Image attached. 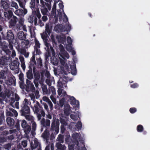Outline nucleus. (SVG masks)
<instances>
[{
  "mask_svg": "<svg viewBox=\"0 0 150 150\" xmlns=\"http://www.w3.org/2000/svg\"><path fill=\"white\" fill-rule=\"evenodd\" d=\"M4 15L5 17L7 18L8 20L10 19V21L9 22L10 26L11 27L15 26L18 21V18L16 16H13L12 11L10 10L6 11H4Z\"/></svg>",
  "mask_w": 150,
  "mask_h": 150,
  "instance_id": "f257e3e1",
  "label": "nucleus"
},
{
  "mask_svg": "<svg viewBox=\"0 0 150 150\" xmlns=\"http://www.w3.org/2000/svg\"><path fill=\"white\" fill-rule=\"evenodd\" d=\"M35 54H33V55L32 56L30 59V61L29 64V70L26 72V76L27 78L30 80H31L33 78V75L32 73V69H33V67L34 66L37 65L36 62L35 60Z\"/></svg>",
  "mask_w": 150,
  "mask_h": 150,
  "instance_id": "f03ea898",
  "label": "nucleus"
},
{
  "mask_svg": "<svg viewBox=\"0 0 150 150\" xmlns=\"http://www.w3.org/2000/svg\"><path fill=\"white\" fill-rule=\"evenodd\" d=\"M28 105H29V104L28 99L25 98L23 103L21 105V108L20 112L21 115H26L30 114V110L29 107L28 106Z\"/></svg>",
  "mask_w": 150,
  "mask_h": 150,
  "instance_id": "7ed1b4c3",
  "label": "nucleus"
},
{
  "mask_svg": "<svg viewBox=\"0 0 150 150\" xmlns=\"http://www.w3.org/2000/svg\"><path fill=\"white\" fill-rule=\"evenodd\" d=\"M59 122L58 121H57L56 122L55 121H53L52 122L51 124V128L50 131L52 132L55 131L54 132V134L52 133L51 135V139H53L55 138L54 134H57L59 131Z\"/></svg>",
  "mask_w": 150,
  "mask_h": 150,
  "instance_id": "20e7f679",
  "label": "nucleus"
},
{
  "mask_svg": "<svg viewBox=\"0 0 150 150\" xmlns=\"http://www.w3.org/2000/svg\"><path fill=\"white\" fill-rule=\"evenodd\" d=\"M8 44L5 41H2L1 35H0V45L2 46L3 51L7 55H10L11 52L8 49Z\"/></svg>",
  "mask_w": 150,
  "mask_h": 150,
  "instance_id": "39448f33",
  "label": "nucleus"
},
{
  "mask_svg": "<svg viewBox=\"0 0 150 150\" xmlns=\"http://www.w3.org/2000/svg\"><path fill=\"white\" fill-rule=\"evenodd\" d=\"M3 38L5 40H7L8 41H13L14 40V36L13 33L11 30H7L6 33L4 35Z\"/></svg>",
  "mask_w": 150,
  "mask_h": 150,
  "instance_id": "423d86ee",
  "label": "nucleus"
},
{
  "mask_svg": "<svg viewBox=\"0 0 150 150\" xmlns=\"http://www.w3.org/2000/svg\"><path fill=\"white\" fill-rule=\"evenodd\" d=\"M26 85L25 87V91L29 92L30 91L34 92L35 90V88L33 83L31 81L27 79L26 81Z\"/></svg>",
  "mask_w": 150,
  "mask_h": 150,
  "instance_id": "0eeeda50",
  "label": "nucleus"
},
{
  "mask_svg": "<svg viewBox=\"0 0 150 150\" xmlns=\"http://www.w3.org/2000/svg\"><path fill=\"white\" fill-rule=\"evenodd\" d=\"M38 106H39V102L37 101L35 104L34 105V108H33V110L35 113H36L37 114V117L38 120H40L42 117V115L40 114L39 113V108H38Z\"/></svg>",
  "mask_w": 150,
  "mask_h": 150,
  "instance_id": "6e6552de",
  "label": "nucleus"
},
{
  "mask_svg": "<svg viewBox=\"0 0 150 150\" xmlns=\"http://www.w3.org/2000/svg\"><path fill=\"white\" fill-rule=\"evenodd\" d=\"M60 46H62L60 49V53H59V55L60 57H62L64 59H65V57H67V58H69V56L67 52L65 51L62 45H60Z\"/></svg>",
  "mask_w": 150,
  "mask_h": 150,
  "instance_id": "1a4fd4ad",
  "label": "nucleus"
},
{
  "mask_svg": "<svg viewBox=\"0 0 150 150\" xmlns=\"http://www.w3.org/2000/svg\"><path fill=\"white\" fill-rule=\"evenodd\" d=\"M6 83V84L8 86L13 85L15 86L16 85L15 77L13 75L12 76L9 77Z\"/></svg>",
  "mask_w": 150,
  "mask_h": 150,
  "instance_id": "9d476101",
  "label": "nucleus"
},
{
  "mask_svg": "<svg viewBox=\"0 0 150 150\" xmlns=\"http://www.w3.org/2000/svg\"><path fill=\"white\" fill-rule=\"evenodd\" d=\"M68 79L69 78L67 76L62 75L60 77L59 79L60 82H58V84H60L62 86H64L67 83Z\"/></svg>",
  "mask_w": 150,
  "mask_h": 150,
  "instance_id": "9b49d317",
  "label": "nucleus"
},
{
  "mask_svg": "<svg viewBox=\"0 0 150 150\" xmlns=\"http://www.w3.org/2000/svg\"><path fill=\"white\" fill-rule=\"evenodd\" d=\"M10 58V55H9L8 57L5 56H2L0 58V64L2 65H6Z\"/></svg>",
  "mask_w": 150,
  "mask_h": 150,
  "instance_id": "f8f14e48",
  "label": "nucleus"
},
{
  "mask_svg": "<svg viewBox=\"0 0 150 150\" xmlns=\"http://www.w3.org/2000/svg\"><path fill=\"white\" fill-rule=\"evenodd\" d=\"M9 109L10 110L8 111L7 110L6 112L7 117L8 116H13V115L16 117H17L18 113L16 110L13 108H9Z\"/></svg>",
  "mask_w": 150,
  "mask_h": 150,
  "instance_id": "ddd939ff",
  "label": "nucleus"
},
{
  "mask_svg": "<svg viewBox=\"0 0 150 150\" xmlns=\"http://www.w3.org/2000/svg\"><path fill=\"white\" fill-rule=\"evenodd\" d=\"M68 98L69 99H67V101H69L71 105H76L77 106H79V101L76 100L74 97L71 96H70V97Z\"/></svg>",
  "mask_w": 150,
  "mask_h": 150,
  "instance_id": "4468645a",
  "label": "nucleus"
},
{
  "mask_svg": "<svg viewBox=\"0 0 150 150\" xmlns=\"http://www.w3.org/2000/svg\"><path fill=\"white\" fill-rule=\"evenodd\" d=\"M40 123L42 127H47L50 126V122L49 120L47 119L45 120L44 118H42L40 121Z\"/></svg>",
  "mask_w": 150,
  "mask_h": 150,
  "instance_id": "2eb2a0df",
  "label": "nucleus"
},
{
  "mask_svg": "<svg viewBox=\"0 0 150 150\" xmlns=\"http://www.w3.org/2000/svg\"><path fill=\"white\" fill-rule=\"evenodd\" d=\"M36 66H34L33 67V72L35 77L34 80L36 81H39L40 77V74L38 71H36Z\"/></svg>",
  "mask_w": 150,
  "mask_h": 150,
  "instance_id": "dca6fc26",
  "label": "nucleus"
},
{
  "mask_svg": "<svg viewBox=\"0 0 150 150\" xmlns=\"http://www.w3.org/2000/svg\"><path fill=\"white\" fill-rule=\"evenodd\" d=\"M56 38L57 40L59 42L63 43L66 41V38L64 35H57Z\"/></svg>",
  "mask_w": 150,
  "mask_h": 150,
  "instance_id": "f3484780",
  "label": "nucleus"
},
{
  "mask_svg": "<svg viewBox=\"0 0 150 150\" xmlns=\"http://www.w3.org/2000/svg\"><path fill=\"white\" fill-rule=\"evenodd\" d=\"M19 62L16 60H14L11 63L10 66V69L12 70H14L18 68L19 65Z\"/></svg>",
  "mask_w": 150,
  "mask_h": 150,
  "instance_id": "a211bd4d",
  "label": "nucleus"
},
{
  "mask_svg": "<svg viewBox=\"0 0 150 150\" xmlns=\"http://www.w3.org/2000/svg\"><path fill=\"white\" fill-rule=\"evenodd\" d=\"M30 4V7L31 8L34 9L35 6L37 7H38V6H40L39 4V0H31Z\"/></svg>",
  "mask_w": 150,
  "mask_h": 150,
  "instance_id": "6ab92c4d",
  "label": "nucleus"
},
{
  "mask_svg": "<svg viewBox=\"0 0 150 150\" xmlns=\"http://www.w3.org/2000/svg\"><path fill=\"white\" fill-rule=\"evenodd\" d=\"M7 124L10 127H13L15 124V121L13 118L10 117H7L6 119Z\"/></svg>",
  "mask_w": 150,
  "mask_h": 150,
  "instance_id": "aec40b11",
  "label": "nucleus"
},
{
  "mask_svg": "<svg viewBox=\"0 0 150 150\" xmlns=\"http://www.w3.org/2000/svg\"><path fill=\"white\" fill-rule=\"evenodd\" d=\"M40 4L41 5L40 6L42 7H47L48 9L50 10L51 8V3H47L44 1L43 0H40Z\"/></svg>",
  "mask_w": 150,
  "mask_h": 150,
  "instance_id": "412c9836",
  "label": "nucleus"
},
{
  "mask_svg": "<svg viewBox=\"0 0 150 150\" xmlns=\"http://www.w3.org/2000/svg\"><path fill=\"white\" fill-rule=\"evenodd\" d=\"M1 6L2 8L6 11V10L8 9L9 7V1L7 2L6 1H3L1 0Z\"/></svg>",
  "mask_w": 150,
  "mask_h": 150,
  "instance_id": "4be33fe9",
  "label": "nucleus"
},
{
  "mask_svg": "<svg viewBox=\"0 0 150 150\" xmlns=\"http://www.w3.org/2000/svg\"><path fill=\"white\" fill-rule=\"evenodd\" d=\"M17 37L18 38L21 40H23L25 39L26 35L24 33L23 31L19 32L17 34Z\"/></svg>",
  "mask_w": 150,
  "mask_h": 150,
  "instance_id": "5701e85b",
  "label": "nucleus"
},
{
  "mask_svg": "<svg viewBox=\"0 0 150 150\" xmlns=\"http://www.w3.org/2000/svg\"><path fill=\"white\" fill-rule=\"evenodd\" d=\"M54 30L57 32H60L64 31L62 25L61 24H59L55 26Z\"/></svg>",
  "mask_w": 150,
  "mask_h": 150,
  "instance_id": "b1692460",
  "label": "nucleus"
},
{
  "mask_svg": "<svg viewBox=\"0 0 150 150\" xmlns=\"http://www.w3.org/2000/svg\"><path fill=\"white\" fill-rule=\"evenodd\" d=\"M70 68L71 69V72L72 74L74 75H76L77 73V71L76 68V65L75 63H74L72 65H71Z\"/></svg>",
  "mask_w": 150,
  "mask_h": 150,
  "instance_id": "393cba45",
  "label": "nucleus"
},
{
  "mask_svg": "<svg viewBox=\"0 0 150 150\" xmlns=\"http://www.w3.org/2000/svg\"><path fill=\"white\" fill-rule=\"evenodd\" d=\"M49 134V131L46 128L44 132L42 134V137L47 141V140H48Z\"/></svg>",
  "mask_w": 150,
  "mask_h": 150,
  "instance_id": "a878e982",
  "label": "nucleus"
},
{
  "mask_svg": "<svg viewBox=\"0 0 150 150\" xmlns=\"http://www.w3.org/2000/svg\"><path fill=\"white\" fill-rule=\"evenodd\" d=\"M41 88L44 94H50L49 90H48L46 85L42 84L41 85Z\"/></svg>",
  "mask_w": 150,
  "mask_h": 150,
  "instance_id": "bb28decb",
  "label": "nucleus"
},
{
  "mask_svg": "<svg viewBox=\"0 0 150 150\" xmlns=\"http://www.w3.org/2000/svg\"><path fill=\"white\" fill-rule=\"evenodd\" d=\"M38 108H39V112L41 113L40 114L41 115L44 117L45 116V114L44 111L43 110L42 107V106L40 105L39 103V106H38Z\"/></svg>",
  "mask_w": 150,
  "mask_h": 150,
  "instance_id": "cd10ccee",
  "label": "nucleus"
},
{
  "mask_svg": "<svg viewBox=\"0 0 150 150\" xmlns=\"http://www.w3.org/2000/svg\"><path fill=\"white\" fill-rule=\"evenodd\" d=\"M56 146L57 149L56 150H65V146L62 144L60 143H57Z\"/></svg>",
  "mask_w": 150,
  "mask_h": 150,
  "instance_id": "c85d7f7f",
  "label": "nucleus"
},
{
  "mask_svg": "<svg viewBox=\"0 0 150 150\" xmlns=\"http://www.w3.org/2000/svg\"><path fill=\"white\" fill-rule=\"evenodd\" d=\"M37 62L38 66L40 68H42L43 65L42 64V61L41 57H39L38 58L36 59Z\"/></svg>",
  "mask_w": 150,
  "mask_h": 150,
  "instance_id": "c756f323",
  "label": "nucleus"
},
{
  "mask_svg": "<svg viewBox=\"0 0 150 150\" xmlns=\"http://www.w3.org/2000/svg\"><path fill=\"white\" fill-rule=\"evenodd\" d=\"M15 14L19 16L23 15V10L21 9H17L15 12Z\"/></svg>",
  "mask_w": 150,
  "mask_h": 150,
  "instance_id": "7c9ffc66",
  "label": "nucleus"
},
{
  "mask_svg": "<svg viewBox=\"0 0 150 150\" xmlns=\"http://www.w3.org/2000/svg\"><path fill=\"white\" fill-rule=\"evenodd\" d=\"M48 89L49 90V91H50V94L51 92H52V95H53L56 94L55 89L53 86L49 87Z\"/></svg>",
  "mask_w": 150,
  "mask_h": 150,
  "instance_id": "2f4dec72",
  "label": "nucleus"
},
{
  "mask_svg": "<svg viewBox=\"0 0 150 150\" xmlns=\"http://www.w3.org/2000/svg\"><path fill=\"white\" fill-rule=\"evenodd\" d=\"M47 35L46 33H43L41 35V37L42 39L45 42H47L48 39L47 38Z\"/></svg>",
  "mask_w": 150,
  "mask_h": 150,
  "instance_id": "473e14b6",
  "label": "nucleus"
},
{
  "mask_svg": "<svg viewBox=\"0 0 150 150\" xmlns=\"http://www.w3.org/2000/svg\"><path fill=\"white\" fill-rule=\"evenodd\" d=\"M137 130L138 132H142L144 130V127L142 125H139L137 126Z\"/></svg>",
  "mask_w": 150,
  "mask_h": 150,
  "instance_id": "72a5a7b5",
  "label": "nucleus"
},
{
  "mask_svg": "<svg viewBox=\"0 0 150 150\" xmlns=\"http://www.w3.org/2000/svg\"><path fill=\"white\" fill-rule=\"evenodd\" d=\"M34 48V51L33 52V54H35H35H38L40 55V54L41 53L40 51V50L39 49V48Z\"/></svg>",
  "mask_w": 150,
  "mask_h": 150,
  "instance_id": "f704fd0d",
  "label": "nucleus"
},
{
  "mask_svg": "<svg viewBox=\"0 0 150 150\" xmlns=\"http://www.w3.org/2000/svg\"><path fill=\"white\" fill-rule=\"evenodd\" d=\"M6 78L5 72L4 70H1L0 71V79H4Z\"/></svg>",
  "mask_w": 150,
  "mask_h": 150,
  "instance_id": "c9c22d12",
  "label": "nucleus"
},
{
  "mask_svg": "<svg viewBox=\"0 0 150 150\" xmlns=\"http://www.w3.org/2000/svg\"><path fill=\"white\" fill-rule=\"evenodd\" d=\"M58 139L60 143H63L64 141V135L61 134H59L58 137Z\"/></svg>",
  "mask_w": 150,
  "mask_h": 150,
  "instance_id": "e433bc0d",
  "label": "nucleus"
},
{
  "mask_svg": "<svg viewBox=\"0 0 150 150\" xmlns=\"http://www.w3.org/2000/svg\"><path fill=\"white\" fill-rule=\"evenodd\" d=\"M19 85L20 88L23 90L24 89L25 90V87L26 85H25L24 81L19 82Z\"/></svg>",
  "mask_w": 150,
  "mask_h": 150,
  "instance_id": "4c0bfd02",
  "label": "nucleus"
},
{
  "mask_svg": "<svg viewBox=\"0 0 150 150\" xmlns=\"http://www.w3.org/2000/svg\"><path fill=\"white\" fill-rule=\"evenodd\" d=\"M35 46L34 48H40V44L37 39L35 38Z\"/></svg>",
  "mask_w": 150,
  "mask_h": 150,
  "instance_id": "58836bf2",
  "label": "nucleus"
},
{
  "mask_svg": "<svg viewBox=\"0 0 150 150\" xmlns=\"http://www.w3.org/2000/svg\"><path fill=\"white\" fill-rule=\"evenodd\" d=\"M45 32L47 33L48 35H50L51 33V30L50 28L48 25H46L45 27Z\"/></svg>",
  "mask_w": 150,
  "mask_h": 150,
  "instance_id": "ea45409f",
  "label": "nucleus"
},
{
  "mask_svg": "<svg viewBox=\"0 0 150 150\" xmlns=\"http://www.w3.org/2000/svg\"><path fill=\"white\" fill-rule=\"evenodd\" d=\"M11 6L12 7L15 8L16 9H17L18 8V6L17 3L14 1H11Z\"/></svg>",
  "mask_w": 150,
  "mask_h": 150,
  "instance_id": "a19ab883",
  "label": "nucleus"
},
{
  "mask_svg": "<svg viewBox=\"0 0 150 150\" xmlns=\"http://www.w3.org/2000/svg\"><path fill=\"white\" fill-rule=\"evenodd\" d=\"M77 128L79 130L82 127V124L80 121H78L76 125Z\"/></svg>",
  "mask_w": 150,
  "mask_h": 150,
  "instance_id": "79ce46f5",
  "label": "nucleus"
},
{
  "mask_svg": "<svg viewBox=\"0 0 150 150\" xmlns=\"http://www.w3.org/2000/svg\"><path fill=\"white\" fill-rule=\"evenodd\" d=\"M21 126L23 128H26L28 125L27 124L26 122L24 120H23L21 123Z\"/></svg>",
  "mask_w": 150,
  "mask_h": 150,
  "instance_id": "37998d69",
  "label": "nucleus"
},
{
  "mask_svg": "<svg viewBox=\"0 0 150 150\" xmlns=\"http://www.w3.org/2000/svg\"><path fill=\"white\" fill-rule=\"evenodd\" d=\"M11 144L8 143L7 144H5L4 146V148L6 149L9 150L11 147Z\"/></svg>",
  "mask_w": 150,
  "mask_h": 150,
  "instance_id": "c03bdc74",
  "label": "nucleus"
},
{
  "mask_svg": "<svg viewBox=\"0 0 150 150\" xmlns=\"http://www.w3.org/2000/svg\"><path fill=\"white\" fill-rule=\"evenodd\" d=\"M79 136V134L75 132L72 135V138L75 140H76L78 138Z\"/></svg>",
  "mask_w": 150,
  "mask_h": 150,
  "instance_id": "a18cd8bd",
  "label": "nucleus"
},
{
  "mask_svg": "<svg viewBox=\"0 0 150 150\" xmlns=\"http://www.w3.org/2000/svg\"><path fill=\"white\" fill-rule=\"evenodd\" d=\"M4 121V115L1 114L0 115V125L2 124L3 121Z\"/></svg>",
  "mask_w": 150,
  "mask_h": 150,
  "instance_id": "49530a36",
  "label": "nucleus"
},
{
  "mask_svg": "<svg viewBox=\"0 0 150 150\" xmlns=\"http://www.w3.org/2000/svg\"><path fill=\"white\" fill-rule=\"evenodd\" d=\"M62 96H63V98H65V99L67 100V99L70 97V96L67 95V93L66 91H63L62 93Z\"/></svg>",
  "mask_w": 150,
  "mask_h": 150,
  "instance_id": "de8ad7c7",
  "label": "nucleus"
},
{
  "mask_svg": "<svg viewBox=\"0 0 150 150\" xmlns=\"http://www.w3.org/2000/svg\"><path fill=\"white\" fill-rule=\"evenodd\" d=\"M43 8L41 9V12L42 14L44 15H45L48 12L47 8L46 7H43Z\"/></svg>",
  "mask_w": 150,
  "mask_h": 150,
  "instance_id": "09e8293b",
  "label": "nucleus"
},
{
  "mask_svg": "<svg viewBox=\"0 0 150 150\" xmlns=\"http://www.w3.org/2000/svg\"><path fill=\"white\" fill-rule=\"evenodd\" d=\"M56 11V4L54 3L53 6L52 12L53 13H55Z\"/></svg>",
  "mask_w": 150,
  "mask_h": 150,
  "instance_id": "8fccbe9b",
  "label": "nucleus"
},
{
  "mask_svg": "<svg viewBox=\"0 0 150 150\" xmlns=\"http://www.w3.org/2000/svg\"><path fill=\"white\" fill-rule=\"evenodd\" d=\"M129 110L131 113L133 114L135 113L137 111V109L133 107L130 108Z\"/></svg>",
  "mask_w": 150,
  "mask_h": 150,
  "instance_id": "3c124183",
  "label": "nucleus"
},
{
  "mask_svg": "<svg viewBox=\"0 0 150 150\" xmlns=\"http://www.w3.org/2000/svg\"><path fill=\"white\" fill-rule=\"evenodd\" d=\"M35 17V15H32L30 16L28 18V20H29V22L31 23H33L34 20H33V17Z\"/></svg>",
  "mask_w": 150,
  "mask_h": 150,
  "instance_id": "603ef678",
  "label": "nucleus"
},
{
  "mask_svg": "<svg viewBox=\"0 0 150 150\" xmlns=\"http://www.w3.org/2000/svg\"><path fill=\"white\" fill-rule=\"evenodd\" d=\"M32 123V129L33 131H35L36 129V125L35 122L34 121H31Z\"/></svg>",
  "mask_w": 150,
  "mask_h": 150,
  "instance_id": "864d4df0",
  "label": "nucleus"
},
{
  "mask_svg": "<svg viewBox=\"0 0 150 150\" xmlns=\"http://www.w3.org/2000/svg\"><path fill=\"white\" fill-rule=\"evenodd\" d=\"M7 141L6 137H0V143H3Z\"/></svg>",
  "mask_w": 150,
  "mask_h": 150,
  "instance_id": "5fc2aeb1",
  "label": "nucleus"
},
{
  "mask_svg": "<svg viewBox=\"0 0 150 150\" xmlns=\"http://www.w3.org/2000/svg\"><path fill=\"white\" fill-rule=\"evenodd\" d=\"M8 42H9V47L11 50H12L13 49V47L12 45L13 43V41H11V42H10V41Z\"/></svg>",
  "mask_w": 150,
  "mask_h": 150,
  "instance_id": "6e6d98bb",
  "label": "nucleus"
},
{
  "mask_svg": "<svg viewBox=\"0 0 150 150\" xmlns=\"http://www.w3.org/2000/svg\"><path fill=\"white\" fill-rule=\"evenodd\" d=\"M27 144V142L26 140H24L21 142V145L24 147H25Z\"/></svg>",
  "mask_w": 150,
  "mask_h": 150,
  "instance_id": "4d7b16f0",
  "label": "nucleus"
},
{
  "mask_svg": "<svg viewBox=\"0 0 150 150\" xmlns=\"http://www.w3.org/2000/svg\"><path fill=\"white\" fill-rule=\"evenodd\" d=\"M23 116H25L26 119L28 120H30L31 122L33 121L32 117H30L29 115H25Z\"/></svg>",
  "mask_w": 150,
  "mask_h": 150,
  "instance_id": "13d9d810",
  "label": "nucleus"
},
{
  "mask_svg": "<svg viewBox=\"0 0 150 150\" xmlns=\"http://www.w3.org/2000/svg\"><path fill=\"white\" fill-rule=\"evenodd\" d=\"M61 128V132L62 134H63L65 130L64 126L63 125H62L60 127Z\"/></svg>",
  "mask_w": 150,
  "mask_h": 150,
  "instance_id": "bf43d9fd",
  "label": "nucleus"
},
{
  "mask_svg": "<svg viewBox=\"0 0 150 150\" xmlns=\"http://www.w3.org/2000/svg\"><path fill=\"white\" fill-rule=\"evenodd\" d=\"M35 17H37L38 19H39L41 17V15L40 14L39 11H37L36 12L35 11Z\"/></svg>",
  "mask_w": 150,
  "mask_h": 150,
  "instance_id": "052dcab7",
  "label": "nucleus"
},
{
  "mask_svg": "<svg viewBox=\"0 0 150 150\" xmlns=\"http://www.w3.org/2000/svg\"><path fill=\"white\" fill-rule=\"evenodd\" d=\"M139 86V85L137 83H134L130 85V87L132 88H137Z\"/></svg>",
  "mask_w": 150,
  "mask_h": 150,
  "instance_id": "680f3d73",
  "label": "nucleus"
},
{
  "mask_svg": "<svg viewBox=\"0 0 150 150\" xmlns=\"http://www.w3.org/2000/svg\"><path fill=\"white\" fill-rule=\"evenodd\" d=\"M19 52H20V53L21 54L23 55L25 53L26 50L25 49L21 48L20 49Z\"/></svg>",
  "mask_w": 150,
  "mask_h": 150,
  "instance_id": "e2e57ef3",
  "label": "nucleus"
},
{
  "mask_svg": "<svg viewBox=\"0 0 150 150\" xmlns=\"http://www.w3.org/2000/svg\"><path fill=\"white\" fill-rule=\"evenodd\" d=\"M7 94L6 93H4L1 91L0 92V97L5 98Z\"/></svg>",
  "mask_w": 150,
  "mask_h": 150,
  "instance_id": "0e129e2a",
  "label": "nucleus"
},
{
  "mask_svg": "<svg viewBox=\"0 0 150 150\" xmlns=\"http://www.w3.org/2000/svg\"><path fill=\"white\" fill-rule=\"evenodd\" d=\"M71 29V26L70 25H68L66 26V29L64 31H70Z\"/></svg>",
  "mask_w": 150,
  "mask_h": 150,
  "instance_id": "69168bd1",
  "label": "nucleus"
},
{
  "mask_svg": "<svg viewBox=\"0 0 150 150\" xmlns=\"http://www.w3.org/2000/svg\"><path fill=\"white\" fill-rule=\"evenodd\" d=\"M65 99V98H63L60 101V103L61 106H63L64 105Z\"/></svg>",
  "mask_w": 150,
  "mask_h": 150,
  "instance_id": "338daca9",
  "label": "nucleus"
},
{
  "mask_svg": "<svg viewBox=\"0 0 150 150\" xmlns=\"http://www.w3.org/2000/svg\"><path fill=\"white\" fill-rule=\"evenodd\" d=\"M74 145L73 144H69L68 146L69 150H74Z\"/></svg>",
  "mask_w": 150,
  "mask_h": 150,
  "instance_id": "774afa93",
  "label": "nucleus"
}]
</instances>
